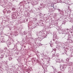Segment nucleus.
Listing matches in <instances>:
<instances>
[{
	"label": "nucleus",
	"instance_id": "obj_1",
	"mask_svg": "<svg viewBox=\"0 0 73 73\" xmlns=\"http://www.w3.org/2000/svg\"><path fill=\"white\" fill-rule=\"evenodd\" d=\"M7 13H11V11H7Z\"/></svg>",
	"mask_w": 73,
	"mask_h": 73
},
{
	"label": "nucleus",
	"instance_id": "obj_2",
	"mask_svg": "<svg viewBox=\"0 0 73 73\" xmlns=\"http://www.w3.org/2000/svg\"><path fill=\"white\" fill-rule=\"evenodd\" d=\"M17 73H18V72H17Z\"/></svg>",
	"mask_w": 73,
	"mask_h": 73
}]
</instances>
